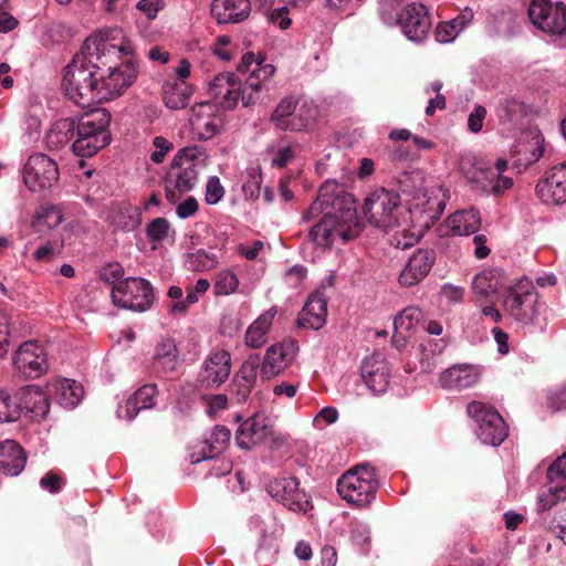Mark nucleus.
I'll return each instance as SVG.
<instances>
[{"label":"nucleus","instance_id":"nucleus-1","mask_svg":"<svg viewBox=\"0 0 566 566\" xmlns=\"http://www.w3.org/2000/svg\"><path fill=\"white\" fill-rule=\"evenodd\" d=\"M318 200L326 211L308 231V239L322 248L332 245L335 235L349 240L348 230L356 220L354 197L338 182L327 180L318 189Z\"/></svg>","mask_w":566,"mask_h":566},{"label":"nucleus","instance_id":"nucleus-2","mask_svg":"<svg viewBox=\"0 0 566 566\" xmlns=\"http://www.w3.org/2000/svg\"><path fill=\"white\" fill-rule=\"evenodd\" d=\"M107 46L86 39L78 53L74 55L63 72L62 88L65 95L81 107L97 103L98 73L97 63Z\"/></svg>","mask_w":566,"mask_h":566},{"label":"nucleus","instance_id":"nucleus-3","mask_svg":"<svg viewBox=\"0 0 566 566\" xmlns=\"http://www.w3.org/2000/svg\"><path fill=\"white\" fill-rule=\"evenodd\" d=\"M111 120L112 115L105 108H95L75 119L73 153L78 157H92L108 146L112 142Z\"/></svg>","mask_w":566,"mask_h":566},{"label":"nucleus","instance_id":"nucleus-4","mask_svg":"<svg viewBox=\"0 0 566 566\" xmlns=\"http://www.w3.org/2000/svg\"><path fill=\"white\" fill-rule=\"evenodd\" d=\"M379 489L377 471L368 463L349 469L337 481V492L347 503L357 507L368 506Z\"/></svg>","mask_w":566,"mask_h":566},{"label":"nucleus","instance_id":"nucleus-5","mask_svg":"<svg viewBox=\"0 0 566 566\" xmlns=\"http://www.w3.org/2000/svg\"><path fill=\"white\" fill-rule=\"evenodd\" d=\"M363 212L370 224L385 230L400 224L402 207L395 190L377 188L365 199Z\"/></svg>","mask_w":566,"mask_h":566},{"label":"nucleus","instance_id":"nucleus-6","mask_svg":"<svg viewBox=\"0 0 566 566\" xmlns=\"http://www.w3.org/2000/svg\"><path fill=\"white\" fill-rule=\"evenodd\" d=\"M467 412L476 423V434L483 443L496 447L507 438V426L492 406L472 401L468 405Z\"/></svg>","mask_w":566,"mask_h":566},{"label":"nucleus","instance_id":"nucleus-7","mask_svg":"<svg viewBox=\"0 0 566 566\" xmlns=\"http://www.w3.org/2000/svg\"><path fill=\"white\" fill-rule=\"evenodd\" d=\"M503 308L515 321L527 324L536 316L537 293L528 279L506 284Z\"/></svg>","mask_w":566,"mask_h":566},{"label":"nucleus","instance_id":"nucleus-8","mask_svg":"<svg viewBox=\"0 0 566 566\" xmlns=\"http://www.w3.org/2000/svg\"><path fill=\"white\" fill-rule=\"evenodd\" d=\"M112 298L117 306L145 312L151 307L155 294L151 284L147 280L128 277L113 286Z\"/></svg>","mask_w":566,"mask_h":566},{"label":"nucleus","instance_id":"nucleus-9","mask_svg":"<svg viewBox=\"0 0 566 566\" xmlns=\"http://www.w3.org/2000/svg\"><path fill=\"white\" fill-rule=\"evenodd\" d=\"M528 18L539 30L551 35L566 34V4L562 1L532 0Z\"/></svg>","mask_w":566,"mask_h":566},{"label":"nucleus","instance_id":"nucleus-10","mask_svg":"<svg viewBox=\"0 0 566 566\" xmlns=\"http://www.w3.org/2000/svg\"><path fill=\"white\" fill-rule=\"evenodd\" d=\"M136 77V62L132 59L122 62L118 66L109 67V73L106 76L99 72L97 103L119 97L135 82Z\"/></svg>","mask_w":566,"mask_h":566},{"label":"nucleus","instance_id":"nucleus-11","mask_svg":"<svg viewBox=\"0 0 566 566\" xmlns=\"http://www.w3.org/2000/svg\"><path fill=\"white\" fill-rule=\"evenodd\" d=\"M23 180L31 191L49 189L59 180L57 165L44 154H33L24 165Z\"/></svg>","mask_w":566,"mask_h":566},{"label":"nucleus","instance_id":"nucleus-12","mask_svg":"<svg viewBox=\"0 0 566 566\" xmlns=\"http://www.w3.org/2000/svg\"><path fill=\"white\" fill-rule=\"evenodd\" d=\"M13 367L24 379L41 377L48 369L44 350L36 342L23 343L13 355Z\"/></svg>","mask_w":566,"mask_h":566},{"label":"nucleus","instance_id":"nucleus-13","mask_svg":"<svg viewBox=\"0 0 566 566\" xmlns=\"http://www.w3.org/2000/svg\"><path fill=\"white\" fill-rule=\"evenodd\" d=\"M268 493L291 511L306 512L310 501L305 492L300 489V482L294 476H280L271 481L266 488Z\"/></svg>","mask_w":566,"mask_h":566},{"label":"nucleus","instance_id":"nucleus-14","mask_svg":"<svg viewBox=\"0 0 566 566\" xmlns=\"http://www.w3.org/2000/svg\"><path fill=\"white\" fill-rule=\"evenodd\" d=\"M198 178L196 165L187 159L184 164H177L174 160L166 178H165V192L166 198L170 203H176L184 193L190 191Z\"/></svg>","mask_w":566,"mask_h":566},{"label":"nucleus","instance_id":"nucleus-15","mask_svg":"<svg viewBox=\"0 0 566 566\" xmlns=\"http://www.w3.org/2000/svg\"><path fill=\"white\" fill-rule=\"evenodd\" d=\"M397 23L408 40L422 42L431 29V19L422 3H409L398 13Z\"/></svg>","mask_w":566,"mask_h":566},{"label":"nucleus","instance_id":"nucleus-16","mask_svg":"<svg viewBox=\"0 0 566 566\" xmlns=\"http://www.w3.org/2000/svg\"><path fill=\"white\" fill-rule=\"evenodd\" d=\"M209 95L223 109H233L243 102V84L234 73H220L209 84Z\"/></svg>","mask_w":566,"mask_h":566},{"label":"nucleus","instance_id":"nucleus-17","mask_svg":"<svg viewBox=\"0 0 566 566\" xmlns=\"http://www.w3.org/2000/svg\"><path fill=\"white\" fill-rule=\"evenodd\" d=\"M297 352L298 343L293 338L284 339L269 347L261 366L262 377L270 379L284 371L292 365Z\"/></svg>","mask_w":566,"mask_h":566},{"label":"nucleus","instance_id":"nucleus-18","mask_svg":"<svg viewBox=\"0 0 566 566\" xmlns=\"http://www.w3.org/2000/svg\"><path fill=\"white\" fill-rule=\"evenodd\" d=\"M536 195L545 203H566V161L545 172L537 182Z\"/></svg>","mask_w":566,"mask_h":566},{"label":"nucleus","instance_id":"nucleus-19","mask_svg":"<svg viewBox=\"0 0 566 566\" xmlns=\"http://www.w3.org/2000/svg\"><path fill=\"white\" fill-rule=\"evenodd\" d=\"M434 262V250L417 249L400 272L399 284L403 287L418 285L430 273Z\"/></svg>","mask_w":566,"mask_h":566},{"label":"nucleus","instance_id":"nucleus-20","mask_svg":"<svg viewBox=\"0 0 566 566\" xmlns=\"http://www.w3.org/2000/svg\"><path fill=\"white\" fill-rule=\"evenodd\" d=\"M271 434L272 426L269 417L263 412H256L239 426L235 441L241 449L249 450Z\"/></svg>","mask_w":566,"mask_h":566},{"label":"nucleus","instance_id":"nucleus-21","mask_svg":"<svg viewBox=\"0 0 566 566\" xmlns=\"http://www.w3.org/2000/svg\"><path fill=\"white\" fill-rule=\"evenodd\" d=\"M361 378L374 394L386 392L390 380V366L381 354L364 359L360 367Z\"/></svg>","mask_w":566,"mask_h":566},{"label":"nucleus","instance_id":"nucleus-22","mask_svg":"<svg viewBox=\"0 0 566 566\" xmlns=\"http://www.w3.org/2000/svg\"><path fill=\"white\" fill-rule=\"evenodd\" d=\"M230 370V354L227 350H218L207 358L198 380L206 388L219 387L228 379Z\"/></svg>","mask_w":566,"mask_h":566},{"label":"nucleus","instance_id":"nucleus-23","mask_svg":"<svg viewBox=\"0 0 566 566\" xmlns=\"http://www.w3.org/2000/svg\"><path fill=\"white\" fill-rule=\"evenodd\" d=\"M15 399L20 413L25 411L34 420L44 419L50 411L48 394L38 386L30 385L21 388Z\"/></svg>","mask_w":566,"mask_h":566},{"label":"nucleus","instance_id":"nucleus-24","mask_svg":"<svg viewBox=\"0 0 566 566\" xmlns=\"http://www.w3.org/2000/svg\"><path fill=\"white\" fill-rule=\"evenodd\" d=\"M260 367L259 356H250L234 375L230 391L235 396L239 403L245 402L256 382L258 369Z\"/></svg>","mask_w":566,"mask_h":566},{"label":"nucleus","instance_id":"nucleus-25","mask_svg":"<svg viewBox=\"0 0 566 566\" xmlns=\"http://www.w3.org/2000/svg\"><path fill=\"white\" fill-rule=\"evenodd\" d=\"M263 59L258 62V67L251 72L243 84V106H251L261 101V92L268 90V81L273 76L275 67L272 64L262 65Z\"/></svg>","mask_w":566,"mask_h":566},{"label":"nucleus","instance_id":"nucleus-26","mask_svg":"<svg viewBox=\"0 0 566 566\" xmlns=\"http://www.w3.org/2000/svg\"><path fill=\"white\" fill-rule=\"evenodd\" d=\"M326 316L327 300L323 292L316 291L308 297L300 313L297 326L318 331L325 325Z\"/></svg>","mask_w":566,"mask_h":566},{"label":"nucleus","instance_id":"nucleus-27","mask_svg":"<svg viewBox=\"0 0 566 566\" xmlns=\"http://www.w3.org/2000/svg\"><path fill=\"white\" fill-rule=\"evenodd\" d=\"M210 11L219 24L240 23L250 15L251 3L250 0H212Z\"/></svg>","mask_w":566,"mask_h":566},{"label":"nucleus","instance_id":"nucleus-28","mask_svg":"<svg viewBox=\"0 0 566 566\" xmlns=\"http://www.w3.org/2000/svg\"><path fill=\"white\" fill-rule=\"evenodd\" d=\"M158 388L156 384H147L128 397L125 405L117 410L119 418L133 420L140 410L151 409L156 405Z\"/></svg>","mask_w":566,"mask_h":566},{"label":"nucleus","instance_id":"nucleus-29","mask_svg":"<svg viewBox=\"0 0 566 566\" xmlns=\"http://www.w3.org/2000/svg\"><path fill=\"white\" fill-rule=\"evenodd\" d=\"M476 177L479 182H471L472 188L483 193H492L495 197L502 196L513 186L512 178L496 174L488 163L481 167Z\"/></svg>","mask_w":566,"mask_h":566},{"label":"nucleus","instance_id":"nucleus-30","mask_svg":"<svg viewBox=\"0 0 566 566\" xmlns=\"http://www.w3.org/2000/svg\"><path fill=\"white\" fill-rule=\"evenodd\" d=\"M27 454L15 441L0 443V471L8 476H17L24 469Z\"/></svg>","mask_w":566,"mask_h":566},{"label":"nucleus","instance_id":"nucleus-31","mask_svg":"<svg viewBox=\"0 0 566 566\" xmlns=\"http://www.w3.org/2000/svg\"><path fill=\"white\" fill-rule=\"evenodd\" d=\"M481 226L479 210L471 208L469 210L455 211L446 220V227L453 235H469L475 233Z\"/></svg>","mask_w":566,"mask_h":566},{"label":"nucleus","instance_id":"nucleus-32","mask_svg":"<svg viewBox=\"0 0 566 566\" xmlns=\"http://www.w3.org/2000/svg\"><path fill=\"white\" fill-rule=\"evenodd\" d=\"M544 138L539 134L533 135L527 140H520L515 147V165L518 169H526L530 165L539 160L544 154Z\"/></svg>","mask_w":566,"mask_h":566},{"label":"nucleus","instance_id":"nucleus-33","mask_svg":"<svg viewBox=\"0 0 566 566\" xmlns=\"http://www.w3.org/2000/svg\"><path fill=\"white\" fill-rule=\"evenodd\" d=\"M505 276L502 270L491 269L476 274L472 282L474 293L481 297H489L493 293L504 290Z\"/></svg>","mask_w":566,"mask_h":566},{"label":"nucleus","instance_id":"nucleus-34","mask_svg":"<svg viewBox=\"0 0 566 566\" xmlns=\"http://www.w3.org/2000/svg\"><path fill=\"white\" fill-rule=\"evenodd\" d=\"M75 118H62L56 120L45 135V143L50 149H61L74 142L75 134Z\"/></svg>","mask_w":566,"mask_h":566},{"label":"nucleus","instance_id":"nucleus-35","mask_svg":"<svg viewBox=\"0 0 566 566\" xmlns=\"http://www.w3.org/2000/svg\"><path fill=\"white\" fill-rule=\"evenodd\" d=\"M230 437L231 431L226 426H216L210 439L203 442L200 454L197 458H195V454H191V462L197 463L217 457L227 448Z\"/></svg>","mask_w":566,"mask_h":566},{"label":"nucleus","instance_id":"nucleus-36","mask_svg":"<svg viewBox=\"0 0 566 566\" xmlns=\"http://www.w3.org/2000/svg\"><path fill=\"white\" fill-rule=\"evenodd\" d=\"M49 394L54 392L57 402L65 408L77 406L83 396V387L74 380L57 379L48 385Z\"/></svg>","mask_w":566,"mask_h":566},{"label":"nucleus","instance_id":"nucleus-37","mask_svg":"<svg viewBox=\"0 0 566 566\" xmlns=\"http://www.w3.org/2000/svg\"><path fill=\"white\" fill-rule=\"evenodd\" d=\"M275 316V311L270 310L259 316L245 333V344L251 348H260L266 342V333L270 329Z\"/></svg>","mask_w":566,"mask_h":566},{"label":"nucleus","instance_id":"nucleus-38","mask_svg":"<svg viewBox=\"0 0 566 566\" xmlns=\"http://www.w3.org/2000/svg\"><path fill=\"white\" fill-rule=\"evenodd\" d=\"M476 376L468 366H452L440 376L442 387L450 389H464L473 385Z\"/></svg>","mask_w":566,"mask_h":566},{"label":"nucleus","instance_id":"nucleus-39","mask_svg":"<svg viewBox=\"0 0 566 566\" xmlns=\"http://www.w3.org/2000/svg\"><path fill=\"white\" fill-rule=\"evenodd\" d=\"M192 90L185 82L168 85L164 91V102L168 108L181 109L188 106Z\"/></svg>","mask_w":566,"mask_h":566},{"label":"nucleus","instance_id":"nucleus-40","mask_svg":"<svg viewBox=\"0 0 566 566\" xmlns=\"http://www.w3.org/2000/svg\"><path fill=\"white\" fill-rule=\"evenodd\" d=\"M178 350L172 339H164L156 346L155 364L165 373L175 370L177 365Z\"/></svg>","mask_w":566,"mask_h":566},{"label":"nucleus","instance_id":"nucleus-41","mask_svg":"<svg viewBox=\"0 0 566 566\" xmlns=\"http://www.w3.org/2000/svg\"><path fill=\"white\" fill-rule=\"evenodd\" d=\"M112 221L117 229L133 231L140 224V211L129 203L122 205L114 211Z\"/></svg>","mask_w":566,"mask_h":566},{"label":"nucleus","instance_id":"nucleus-42","mask_svg":"<svg viewBox=\"0 0 566 566\" xmlns=\"http://www.w3.org/2000/svg\"><path fill=\"white\" fill-rule=\"evenodd\" d=\"M297 103L298 99L293 96L282 98L275 109L271 113V123L281 130H289L286 126L290 125L291 119L294 116Z\"/></svg>","mask_w":566,"mask_h":566},{"label":"nucleus","instance_id":"nucleus-43","mask_svg":"<svg viewBox=\"0 0 566 566\" xmlns=\"http://www.w3.org/2000/svg\"><path fill=\"white\" fill-rule=\"evenodd\" d=\"M316 114L317 111L313 105L306 102L300 104L298 102L295 108L294 116L292 117L290 125H287L286 127L289 128L290 132L305 130L314 124Z\"/></svg>","mask_w":566,"mask_h":566},{"label":"nucleus","instance_id":"nucleus-44","mask_svg":"<svg viewBox=\"0 0 566 566\" xmlns=\"http://www.w3.org/2000/svg\"><path fill=\"white\" fill-rule=\"evenodd\" d=\"M210 286V283L206 279H199L195 286L187 289V296L182 301H178L170 305V312L185 314L188 307L199 301V295L205 294Z\"/></svg>","mask_w":566,"mask_h":566},{"label":"nucleus","instance_id":"nucleus-45","mask_svg":"<svg viewBox=\"0 0 566 566\" xmlns=\"http://www.w3.org/2000/svg\"><path fill=\"white\" fill-rule=\"evenodd\" d=\"M63 221L61 210L51 203L41 205L34 217V227L46 226L49 229L56 228Z\"/></svg>","mask_w":566,"mask_h":566},{"label":"nucleus","instance_id":"nucleus-46","mask_svg":"<svg viewBox=\"0 0 566 566\" xmlns=\"http://www.w3.org/2000/svg\"><path fill=\"white\" fill-rule=\"evenodd\" d=\"M423 318L422 311L417 306H408L403 308L394 321L395 329H402L405 332H410L413 327H416Z\"/></svg>","mask_w":566,"mask_h":566},{"label":"nucleus","instance_id":"nucleus-47","mask_svg":"<svg viewBox=\"0 0 566 566\" xmlns=\"http://www.w3.org/2000/svg\"><path fill=\"white\" fill-rule=\"evenodd\" d=\"M563 461H554L547 469L546 478L548 489L558 493L560 497H566V472L560 469Z\"/></svg>","mask_w":566,"mask_h":566},{"label":"nucleus","instance_id":"nucleus-48","mask_svg":"<svg viewBox=\"0 0 566 566\" xmlns=\"http://www.w3.org/2000/svg\"><path fill=\"white\" fill-rule=\"evenodd\" d=\"M187 262L192 271L202 272L214 269L217 266L216 254H210L203 249L187 255Z\"/></svg>","mask_w":566,"mask_h":566},{"label":"nucleus","instance_id":"nucleus-49","mask_svg":"<svg viewBox=\"0 0 566 566\" xmlns=\"http://www.w3.org/2000/svg\"><path fill=\"white\" fill-rule=\"evenodd\" d=\"M193 117L190 119L192 128L197 132L199 139L208 140L216 136L219 132L218 125L213 117L208 116L206 119L197 114L193 108Z\"/></svg>","mask_w":566,"mask_h":566},{"label":"nucleus","instance_id":"nucleus-50","mask_svg":"<svg viewBox=\"0 0 566 566\" xmlns=\"http://www.w3.org/2000/svg\"><path fill=\"white\" fill-rule=\"evenodd\" d=\"M19 418L18 400L7 391L0 390V422H13Z\"/></svg>","mask_w":566,"mask_h":566},{"label":"nucleus","instance_id":"nucleus-51","mask_svg":"<svg viewBox=\"0 0 566 566\" xmlns=\"http://www.w3.org/2000/svg\"><path fill=\"white\" fill-rule=\"evenodd\" d=\"M467 14H461L458 18L453 19L451 22L446 23L443 25H439L436 32V38L439 42H450L452 41L458 33L465 27L467 23Z\"/></svg>","mask_w":566,"mask_h":566},{"label":"nucleus","instance_id":"nucleus-52","mask_svg":"<svg viewBox=\"0 0 566 566\" xmlns=\"http://www.w3.org/2000/svg\"><path fill=\"white\" fill-rule=\"evenodd\" d=\"M484 164V160L478 159L473 155H464L460 159L459 168L464 178L471 185V182H479L476 175L480 174V169Z\"/></svg>","mask_w":566,"mask_h":566},{"label":"nucleus","instance_id":"nucleus-53","mask_svg":"<svg viewBox=\"0 0 566 566\" xmlns=\"http://www.w3.org/2000/svg\"><path fill=\"white\" fill-rule=\"evenodd\" d=\"M484 164V160L478 159L473 155H464L460 159L459 168L464 178L471 185V182H479L476 175L480 174V169Z\"/></svg>","mask_w":566,"mask_h":566},{"label":"nucleus","instance_id":"nucleus-54","mask_svg":"<svg viewBox=\"0 0 566 566\" xmlns=\"http://www.w3.org/2000/svg\"><path fill=\"white\" fill-rule=\"evenodd\" d=\"M170 223L166 218H155L146 227V234L150 242H161L168 237Z\"/></svg>","mask_w":566,"mask_h":566},{"label":"nucleus","instance_id":"nucleus-55","mask_svg":"<svg viewBox=\"0 0 566 566\" xmlns=\"http://www.w3.org/2000/svg\"><path fill=\"white\" fill-rule=\"evenodd\" d=\"M239 285L237 275L230 271L221 272L218 275L214 290L218 295H228L233 293Z\"/></svg>","mask_w":566,"mask_h":566},{"label":"nucleus","instance_id":"nucleus-56","mask_svg":"<svg viewBox=\"0 0 566 566\" xmlns=\"http://www.w3.org/2000/svg\"><path fill=\"white\" fill-rule=\"evenodd\" d=\"M165 7L166 3L164 0H139L136 4V8L149 20L156 19Z\"/></svg>","mask_w":566,"mask_h":566},{"label":"nucleus","instance_id":"nucleus-57","mask_svg":"<svg viewBox=\"0 0 566 566\" xmlns=\"http://www.w3.org/2000/svg\"><path fill=\"white\" fill-rule=\"evenodd\" d=\"M261 175L255 171L249 175V178L242 186V191L245 199L255 200L260 197L261 190Z\"/></svg>","mask_w":566,"mask_h":566},{"label":"nucleus","instance_id":"nucleus-58","mask_svg":"<svg viewBox=\"0 0 566 566\" xmlns=\"http://www.w3.org/2000/svg\"><path fill=\"white\" fill-rule=\"evenodd\" d=\"M547 406L553 411L566 410V384L548 394Z\"/></svg>","mask_w":566,"mask_h":566},{"label":"nucleus","instance_id":"nucleus-59","mask_svg":"<svg viewBox=\"0 0 566 566\" xmlns=\"http://www.w3.org/2000/svg\"><path fill=\"white\" fill-rule=\"evenodd\" d=\"M224 195V189L218 177H211L207 182L206 201L209 205L218 203Z\"/></svg>","mask_w":566,"mask_h":566},{"label":"nucleus","instance_id":"nucleus-60","mask_svg":"<svg viewBox=\"0 0 566 566\" xmlns=\"http://www.w3.org/2000/svg\"><path fill=\"white\" fill-rule=\"evenodd\" d=\"M156 150L150 155V159L155 164H161L167 155L172 149V143L163 136H157L153 140Z\"/></svg>","mask_w":566,"mask_h":566},{"label":"nucleus","instance_id":"nucleus-61","mask_svg":"<svg viewBox=\"0 0 566 566\" xmlns=\"http://www.w3.org/2000/svg\"><path fill=\"white\" fill-rule=\"evenodd\" d=\"M96 40V43H103L107 46V49H105V53L107 52L108 54H113V55H116L118 53L123 54L124 56H127L129 59H133L134 56V53H135V48L133 45V43L130 41H123L119 45H115V44H111V43H107L103 40Z\"/></svg>","mask_w":566,"mask_h":566},{"label":"nucleus","instance_id":"nucleus-62","mask_svg":"<svg viewBox=\"0 0 566 566\" xmlns=\"http://www.w3.org/2000/svg\"><path fill=\"white\" fill-rule=\"evenodd\" d=\"M124 274V269L119 263H109L99 271V279L106 283L113 284Z\"/></svg>","mask_w":566,"mask_h":566},{"label":"nucleus","instance_id":"nucleus-63","mask_svg":"<svg viewBox=\"0 0 566 566\" xmlns=\"http://www.w3.org/2000/svg\"><path fill=\"white\" fill-rule=\"evenodd\" d=\"M486 116V109L482 105L474 107L473 112L469 115L468 127L472 133H479L482 130L483 120Z\"/></svg>","mask_w":566,"mask_h":566},{"label":"nucleus","instance_id":"nucleus-64","mask_svg":"<svg viewBox=\"0 0 566 566\" xmlns=\"http://www.w3.org/2000/svg\"><path fill=\"white\" fill-rule=\"evenodd\" d=\"M40 485L42 489H45L51 493H56L62 488V479L55 472L50 471L41 478Z\"/></svg>","mask_w":566,"mask_h":566}]
</instances>
